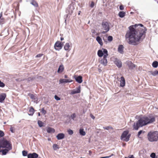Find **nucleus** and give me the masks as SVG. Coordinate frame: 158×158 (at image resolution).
I'll use <instances>...</instances> for the list:
<instances>
[{
	"label": "nucleus",
	"instance_id": "1",
	"mask_svg": "<svg viewBox=\"0 0 158 158\" xmlns=\"http://www.w3.org/2000/svg\"><path fill=\"white\" fill-rule=\"evenodd\" d=\"M139 25L141 27L137 28L136 25L129 27V30L125 35L126 39L129 44L137 45L145 38L146 29L142 24Z\"/></svg>",
	"mask_w": 158,
	"mask_h": 158
},
{
	"label": "nucleus",
	"instance_id": "2",
	"mask_svg": "<svg viewBox=\"0 0 158 158\" xmlns=\"http://www.w3.org/2000/svg\"><path fill=\"white\" fill-rule=\"evenodd\" d=\"M155 121L154 117L143 116L140 118L136 122L134 123L133 127L135 130H138L140 127H142L148 124L152 123Z\"/></svg>",
	"mask_w": 158,
	"mask_h": 158
},
{
	"label": "nucleus",
	"instance_id": "3",
	"mask_svg": "<svg viewBox=\"0 0 158 158\" xmlns=\"http://www.w3.org/2000/svg\"><path fill=\"white\" fill-rule=\"evenodd\" d=\"M97 53L99 57H102L103 56V58L100 61V63L104 66H106L108 62L106 58L108 55L107 49L102 48V50H98Z\"/></svg>",
	"mask_w": 158,
	"mask_h": 158
},
{
	"label": "nucleus",
	"instance_id": "4",
	"mask_svg": "<svg viewBox=\"0 0 158 158\" xmlns=\"http://www.w3.org/2000/svg\"><path fill=\"white\" fill-rule=\"evenodd\" d=\"M148 140L150 142H156L158 140V132L150 131L147 135Z\"/></svg>",
	"mask_w": 158,
	"mask_h": 158
},
{
	"label": "nucleus",
	"instance_id": "5",
	"mask_svg": "<svg viewBox=\"0 0 158 158\" xmlns=\"http://www.w3.org/2000/svg\"><path fill=\"white\" fill-rule=\"evenodd\" d=\"M1 148L11 149L12 144L11 142L3 139L0 140V149Z\"/></svg>",
	"mask_w": 158,
	"mask_h": 158
},
{
	"label": "nucleus",
	"instance_id": "6",
	"mask_svg": "<svg viewBox=\"0 0 158 158\" xmlns=\"http://www.w3.org/2000/svg\"><path fill=\"white\" fill-rule=\"evenodd\" d=\"M102 28L105 30L102 32L103 34H105L108 32L109 30V25L107 22H103L102 23Z\"/></svg>",
	"mask_w": 158,
	"mask_h": 158
},
{
	"label": "nucleus",
	"instance_id": "7",
	"mask_svg": "<svg viewBox=\"0 0 158 158\" xmlns=\"http://www.w3.org/2000/svg\"><path fill=\"white\" fill-rule=\"evenodd\" d=\"M129 133V131H124L121 137V139H123V140L127 142L129 141V139L130 137L129 135L127 136Z\"/></svg>",
	"mask_w": 158,
	"mask_h": 158
},
{
	"label": "nucleus",
	"instance_id": "8",
	"mask_svg": "<svg viewBox=\"0 0 158 158\" xmlns=\"http://www.w3.org/2000/svg\"><path fill=\"white\" fill-rule=\"evenodd\" d=\"M64 42H60V41H57L55 43L54 46L55 49L56 50L59 51L62 48Z\"/></svg>",
	"mask_w": 158,
	"mask_h": 158
},
{
	"label": "nucleus",
	"instance_id": "9",
	"mask_svg": "<svg viewBox=\"0 0 158 158\" xmlns=\"http://www.w3.org/2000/svg\"><path fill=\"white\" fill-rule=\"evenodd\" d=\"M38 155L36 153H29L27 155L28 158H37L38 157Z\"/></svg>",
	"mask_w": 158,
	"mask_h": 158
},
{
	"label": "nucleus",
	"instance_id": "10",
	"mask_svg": "<svg viewBox=\"0 0 158 158\" xmlns=\"http://www.w3.org/2000/svg\"><path fill=\"white\" fill-rule=\"evenodd\" d=\"M81 92L80 87L77 88L76 89H73L72 90L71 94H73L77 93H79Z\"/></svg>",
	"mask_w": 158,
	"mask_h": 158
},
{
	"label": "nucleus",
	"instance_id": "11",
	"mask_svg": "<svg viewBox=\"0 0 158 158\" xmlns=\"http://www.w3.org/2000/svg\"><path fill=\"white\" fill-rule=\"evenodd\" d=\"M6 97V94L5 93H2L0 94V102H2L4 100Z\"/></svg>",
	"mask_w": 158,
	"mask_h": 158
},
{
	"label": "nucleus",
	"instance_id": "12",
	"mask_svg": "<svg viewBox=\"0 0 158 158\" xmlns=\"http://www.w3.org/2000/svg\"><path fill=\"white\" fill-rule=\"evenodd\" d=\"M72 81L70 79H60L59 80L60 83H67L72 82Z\"/></svg>",
	"mask_w": 158,
	"mask_h": 158
},
{
	"label": "nucleus",
	"instance_id": "13",
	"mask_svg": "<svg viewBox=\"0 0 158 158\" xmlns=\"http://www.w3.org/2000/svg\"><path fill=\"white\" fill-rule=\"evenodd\" d=\"M11 149H9L7 148H6L5 149H0V152L2 153V155H5Z\"/></svg>",
	"mask_w": 158,
	"mask_h": 158
},
{
	"label": "nucleus",
	"instance_id": "14",
	"mask_svg": "<svg viewBox=\"0 0 158 158\" xmlns=\"http://www.w3.org/2000/svg\"><path fill=\"white\" fill-rule=\"evenodd\" d=\"M123 49L124 47L122 45H120L118 48V51L121 54H123Z\"/></svg>",
	"mask_w": 158,
	"mask_h": 158
},
{
	"label": "nucleus",
	"instance_id": "15",
	"mask_svg": "<svg viewBox=\"0 0 158 158\" xmlns=\"http://www.w3.org/2000/svg\"><path fill=\"white\" fill-rule=\"evenodd\" d=\"M120 81V86L122 87L124 86L125 85V79L123 77H121Z\"/></svg>",
	"mask_w": 158,
	"mask_h": 158
},
{
	"label": "nucleus",
	"instance_id": "16",
	"mask_svg": "<svg viewBox=\"0 0 158 158\" xmlns=\"http://www.w3.org/2000/svg\"><path fill=\"white\" fill-rule=\"evenodd\" d=\"M35 110L31 106L30 107L29 110L28 111V114L29 115L32 116L34 114Z\"/></svg>",
	"mask_w": 158,
	"mask_h": 158
},
{
	"label": "nucleus",
	"instance_id": "17",
	"mask_svg": "<svg viewBox=\"0 0 158 158\" xmlns=\"http://www.w3.org/2000/svg\"><path fill=\"white\" fill-rule=\"evenodd\" d=\"M56 137L58 140L62 139L64 138V135L63 133H59L57 135Z\"/></svg>",
	"mask_w": 158,
	"mask_h": 158
},
{
	"label": "nucleus",
	"instance_id": "18",
	"mask_svg": "<svg viewBox=\"0 0 158 158\" xmlns=\"http://www.w3.org/2000/svg\"><path fill=\"white\" fill-rule=\"evenodd\" d=\"M47 132L48 133H54L55 132V129L51 127H48L46 129Z\"/></svg>",
	"mask_w": 158,
	"mask_h": 158
},
{
	"label": "nucleus",
	"instance_id": "19",
	"mask_svg": "<svg viewBox=\"0 0 158 158\" xmlns=\"http://www.w3.org/2000/svg\"><path fill=\"white\" fill-rule=\"evenodd\" d=\"M114 63L118 68H120L122 67V62L120 60H115L114 61Z\"/></svg>",
	"mask_w": 158,
	"mask_h": 158
},
{
	"label": "nucleus",
	"instance_id": "20",
	"mask_svg": "<svg viewBox=\"0 0 158 158\" xmlns=\"http://www.w3.org/2000/svg\"><path fill=\"white\" fill-rule=\"evenodd\" d=\"M64 68L63 65H60L58 69L57 72L58 73H61L64 70Z\"/></svg>",
	"mask_w": 158,
	"mask_h": 158
},
{
	"label": "nucleus",
	"instance_id": "21",
	"mask_svg": "<svg viewBox=\"0 0 158 158\" xmlns=\"http://www.w3.org/2000/svg\"><path fill=\"white\" fill-rule=\"evenodd\" d=\"M96 40L101 46H102L103 45V43L102 39L100 36H97L96 38Z\"/></svg>",
	"mask_w": 158,
	"mask_h": 158
},
{
	"label": "nucleus",
	"instance_id": "22",
	"mask_svg": "<svg viewBox=\"0 0 158 158\" xmlns=\"http://www.w3.org/2000/svg\"><path fill=\"white\" fill-rule=\"evenodd\" d=\"M76 81L79 83H81L82 82V77L79 76L76 78Z\"/></svg>",
	"mask_w": 158,
	"mask_h": 158
},
{
	"label": "nucleus",
	"instance_id": "23",
	"mask_svg": "<svg viewBox=\"0 0 158 158\" xmlns=\"http://www.w3.org/2000/svg\"><path fill=\"white\" fill-rule=\"evenodd\" d=\"M2 14H0V24H3L5 23V19L2 17Z\"/></svg>",
	"mask_w": 158,
	"mask_h": 158
},
{
	"label": "nucleus",
	"instance_id": "24",
	"mask_svg": "<svg viewBox=\"0 0 158 158\" xmlns=\"http://www.w3.org/2000/svg\"><path fill=\"white\" fill-rule=\"evenodd\" d=\"M70 45H69V43H67L64 46V48L65 50L69 51L70 50Z\"/></svg>",
	"mask_w": 158,
	"mask_h": 158
},
{
	"label": "nucleus",
	"instance_id": "25",
	"mask_svg": "<svg viewBox=\"0 0 158 158\" xmlns=\"http://www.w3.org/2000/svg\"><path fill=\"white\" fill-rule=\"evenodd\" d=\"M31 3L35 7H37L38 6V3L34 0H32Z\"/></svg>",
	"mask_w": 158,
	"mask_h": 158
},
{
	"label": "nucleus",
	"instance_id": "26",
	"mask_svg": "<svg viewBox=\"0 0 158 158\" xmlns=\"http://www.w3.org/2000/svg\"><path fill=\"white\" fill-rule=\"evenodd\" d=\"M79 133L81 135L84 136L85 135V132L83 129H80L79 130Z\"/></svg>",
	"mask_w": 158,
	"mask_h": 158
},
{
	"label": "nucleus",
	"instance_id": "27",
	"mask_svg": "<svg viewBox=\"0 0 158 158\" xmlns=\"http://www.w3.org/2000/svg\"><path fill=\"white\" fill-rule=\"evenodd\" d=\"M125 13L123 11H120L119 14L118 15L121 18L123 17L125 15Z\"/></svg>",
	"mask_w": 158,
	"mask_h": 158
},
{
	"label": "nucleus",
	"instance_id": "28",
	"mask_svg": "<svg viewBox=\"0 0 158 158\" xmlns=\"http://www.w3.org/2000/svg\"><path fill=\"white\" fill-rule=\"evenodd\" d=\"M152 66L154 68H156L158 66V62L155 61L153 62Z\"/></svg>",
	"mask_w": 158,
	"mask_h": 158
},
{
	"label": "nucleus",
	"instance_id": "29",
	"mask_svg": "<svg viewBox=\"0 0 158 158\" xmlns=\"http://www.w3.org/2000/svg\"><path fill=\"white\" fill-rule=\"evenodd\" d=\"M38 123L40 127H41L44 126V123L41 121L38 120Z\"/></svg>",
	"mask_w": 158,
	"mask_h": 158
},
{
	"label": "nucleus",
	"instance_id": "30",
	"mask_svg": "<svg viewBox=\"0 0 158 158\" xmlns=\"http://www.w3.org/2000/svg\"><path fill=\"white\" fill-rule=\"evenodd\" d=\"M53 149L55 150H56L59 148V147H58V145L56 144H53Z\"/></svg>",
	"mask_w": 158,
	"mask_h": 158
},
{
	"label": "nucleus",
	"instance_id": "31",
	"mask_svg": "<svg viewBox=\"0 0 158 158\" xmlns=\"http://www.w3.org/2000/svg\"><path fill=\"white\" fill-rule=\"evenodd\" d=\"M28 96H30L31 99H33L34 100L35 99V97L34 95H33V94H28Z\"/></svg>",
	"mask_w": 158,
	"mask_h": 158
},
{
	"label": "nucleus",
	"instance_id": "32",
	"mask_svg": "<svg viewBox=\"0 0 158 158\" xmlns=\"http://www.w3.org/2000/svg\"><path fill=\"white\" fill-rule=\"evenodd\" d=\"M156 154L154 153H152L150 155V157L152 158H157L156 157Z\"/></svg>",
	"mask_w": 158,
	"mask_h": 158
},
{
	"label": "nucleus",
	"instance_id": "33",
	"mask_svg": "<svg viewBox=\"0 0 158 158\" xmlns=\"http://www.w3.org/2000/svg\"><path fill=\"white\" fill-rule=\"evenodd\" d=\"M104 128L105 129H106L107 130H109L110 129H113V128L111 127L110 126H107L105 127H104Z\"/></svg>",
	"mask_w": 158,
	"mask_h": 158
},
{
	"label": "nucleus",
	"instance_id": "34",
	"mask_svg": "<svg viewBox=\"0 0 158 158\" xmlns=\"http://www.w3.org/2000/svg\"><path fill=\"white\" fill-rule=\"evenodd\" d=\"M4 135V132L2 131H0V138L2 137Z\"/></svg>",
	"mask_w": 158,
	"mask_h": 158
},
{
	"label": "nucleus",
	"instance_id": "35",
	"mask_svg": "<svg viewBox=\"0 0 158 158\" xmlns=\"http://www.w3.org/2000/svg\"><path fill=\"white\" fill-rule=\"evenodd\" d=\"M71 117L72 119L73 120L76 117V115L75 113H73L71 115Z\"/></svg>",
	"mask_w": 158,
	"mask_h": 158
},
{
	"label": "nucleus",
	"instance_id": "36",
	"mask_svg": "<svg viewBox=\"0 0 158 158\" xmlns=\"http://www.w3.org/2000/svg\"><path fill=\"white\" fill-rule=\"evenodd\" d=\"M108 40L109 41H111L113 40V37L111 36H109L107 38Z\"/></svg>",
	"mask_w": 158,
	"mask_h": 158
},
{
	"label": "nucleus",
	"instance_id": "37",
	"mask_svg": "<svg viewBox=\"0 0 158 158\" xmlns=\"http://www.w3.org/2000/svg\"><path fill=\"white\" fill-rule=\"evenodd\" d=\"M5 86V84L0 80V87H3Z\"/></svg>",
	"mask_w": 158,
	"mask_h": 158
},
{
	"label": "nucleus",
	"instance_id": "38",
	"mask_svg": "<svg viewBox=\"0 0 158 158\" xmlns=\"http://www.w3.org/2000/svg\"><path fill=\"white\" fill-rule=\"evenodd\" d=\"M22 153L23 156H26L27 155V152L25 151H23Z\"/></svg>",
	"mask_w": 158,
	"mask_h": 158
},
{
	"label": "nucleus",
	"instance_id": "39",
	"mask_svg": "<svg viewBox=\"0 0 158 158\" xmlns=\"http://www.w3.org/2000/svg\"><path fill=\"white\" fill-rule=\"evenodd\" d=\"M68 133L70 135H72L73 134V131L71 130H69L68 131Z\"/></svg>",
	"mask_w": 158,
	"mask_h": 158
},
{
	"label": "nucleus",
	"instance_id": "40",
	"mask_svg": "<svg viewBox=\"0 0 158 158\" xmlns=\"http://www.w3.org/2000/svg\"><path fill=\"white\" fill-rule=\"evenodd\" d=\"M41 112L42 113H43L44 114H45L46 113V111L45 110L44 108H42L41 109Z\"/></svg>",
	"mask_w": 158,
	"mask_h": 158
},
{
	"label": "nucleus",
	"instance_id": "41",
	"mask_svg": "<svg viewBox=\"0 0 158 158\" xmlns=\"http://www.w3.org/2000/svg\"><path fill=\"white\" fill-rule=\"evenodd\" d=\"M129 67H131V68H133L135 67V64H133L131 62L130 63V65L129 66Z\"/></svg>",
	"mask_w": 158,
	"mask_h": 158
},
{
	"label": "nucleus",
	"instance_id": "42",
	"mask_svg": "<svg viewBox=\"0 0 158 158\" xmlns=\"http://www.w3.org/2000/svg\"><path fill=\"white\" fill-rule=\"evenodd\" d=\"M150 73L151 74L154 76L156 75V71H151Z\"/></svg>",
	"mask_w": 158,
	"mask_h": 158
},
{
	"label": "nucleus",
	"instance_id": "43",
	"mask_svg": "<svg viewBox=\"0 0 158 158\" xmlns=\"http://www.w3.org/2000/svg\"><path fill=\"white\" fill-rule=\"evenodd\" d=\"M34 79V78L33 77H29L27 78V80L29 81H31L33 80Z\"/></svg>",
	"mask_w": 158,
	"mask_h": 158
},
{
	"label": "nucleus",
	"instance_id": "44",
	"mask_svg": "<svg viewBox=\"0 0 158 158\" xmlns=\"http://www.w3.org/2000/svg\"><path fill=\"white\" fill-rule=\"evenodd\" d=\"M43 54H37L35 56L36 57H41Z\"/></svg>",
	"mask_w": 158,
	"mask_h": 158
},
{
	"label": "nucleus",
	"instance_id": "45",
	"mask_svg": "<svg viewBox=\"0 0 158 158\" xmlns=\"http://www.w3.org/2000/svg\"><path fill=\"white\" fill-rule=\"evenodd\" d=\"M55 98L57 100H60V98L56 95L55 96Z\"/></svg>",
	"mask_w": 158,
	"mask_h": 158
},
{
	"label": "nucleus",
	"instance_id": "46",
	"mask_svg": "<svg viewBox=\"0 0 158 158\" xmlns=\"http://www.w3.org/2000/svg\"><path fill=\"white\" fill-rule=\"evenodd\" d=\"M94 2H91V4L90 5V6L91 7L93 8L94 7Z\"/></svg>",
	"mask_w": 158,
	"mask_h": 158
},
{
	"label": "nucleus",
	"instance_id": "47",
	"mask_svg": "<svg viewBox=\"0 0 158 158\" xmlns=\"http://www.w3.org/2000/svg\"><path fill=\"white\" fill-rule=\"evenodd\" d=\"M119 9L121 10H123L124 9V7L123 5H120L119 6Z\"/></svg>",
	"mask_w": 158,
	"mask_h": 158
},
{
	"label": "nucleus",
	"instance_id": "48",
	"mask_svg": "<svg viewBox=\"0 0 158 158\" xmlns=\"http://www.w3.org/2000/svg\"><path fill=\"white\" fill-rule=\"evenodd\" d=\"M142 130L139 131L138 132V136H139L140 135V134L142 133Z\"/></svg>",
	"mask_w": 158,
	"mask_h": 158
},
{
	"label": "nucleus",
	"instance_id": "49",
	"mask_svg": "<svg viewBox=\"0 0 158 158\" xmlns=\"http://www.w3.org/2000/svg\"><path fill=\"white\" fill-rule=\"evenodd\" d=\"M90 116L93 119H94L95 118V117L92 114H90Z\"/></svg>",
	"mask_w": 158,
	"mask_h": 158
},
{
	"label": "nucleus",
	"instance_id": "50",
	"mask_svg": "<svg viewBox=\"0 0 158 158\" xmlns=\"http://www.w3.org/2000/svg\"><path fill=\"white\" fill-rule=\"evenodd\" d=\"M128 158H134V157L133 155H131L129 156Z\"/></svg>",
	"mask_w": 158,
	"mask_h": 158
},
{
	"label": "nucleus",
	"instance_id": "51",
	"mask_svg": "<svg viewBox=\"0 0 158 158\" xmlns=\"http://www.w3.org/2000/svg\"><path fill=\"white\" fill-rule=\"evenodd\" d=\"M64 38H63V37H61L60 38V40H61V41H62V40H64Z\"/></svg>",
	"mask_w": 158,
	"mask_h": 158
},
{
	"label": "nucleus",
	"instance_id": "52",
	"mask_svg": "<svg viewBox=\"0 0 158 158\" xmlns=\"http://www.w3.org/2000/svg\"><path fill=\"white\" fill-rule=\"evenodd\" d=\"M156 75H157V74H158V71L156 70Z\"/></svg>",
	"mask_w": 158,
	"mask_h": 158
},
{
	"label": "nucleus",
	"instance_id": "53",
	"mask_svg": "<svg viewBox=\"0 0 158 158\" xmlns=\"http://www.w3.org/2000/svg\"><path fill=\"white\" fill-rule=\"evenodd\" d=\"M38 115L39 116H40V112H38Z\"/></svg>",
	"mask_w": 158,
	"mask_h": 158
},
{
	"label": "nucleus",
	"instance_id": "54",
	"mask_svg": "<svg viewBox=\"0 0 158 158\" xmlns=\"http://www.w3.org/2000/svg\"><path fill=\"white\" fill-rule=\"evenodd\" d=\"M67 77H68V76H67V75H65L64 76V77H65V78H67Z\"/></svg>",
	"mask_w": 158,
	"mask_h": 158
},
{
	"label": "nucleus",
	"instance_id": "55",
	"mask_svg": "<svg viewBox=\"0 0 158 158\" xmlns=\"http://www.w3.org/2000/svg\"><path fill=\"white\" fill-rule=\"evenodd\" d=\"M38 158H41L40 157H38Z\"/></svg>",
	"mask_w": 158,
	"mask_h": 158
},
{
	"label": "nucleus",
	"instance_id": "56",
	"mask_svg": "<svg viewBox=\"0 0 158 158\" xmlns=\"http://www.w3.org/2000/svg\"><path fill=\"white\" fill-rule=\"evenodd\" d=\"M11 131L12 132V130H11Z\"/></svg>",
	"mask_w": 158,
	"mask_h": 158
},
{
	"label": "nucleus",
	"instance_id": "57",
	"mask_svg": "<svg viewBox=\"0 0 158 158\" xmlns=\"http://www.w3.org/2000/svg\"><path fill=\"white\" fill-rule=\"evenodd\" d=\"M79 14H80V13H78V15H79Z\"/></svg>",
	"mask_w": 158,
	"mask_h": 158
}]
</instances>
